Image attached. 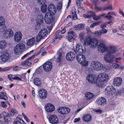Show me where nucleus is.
<instances>
[{"instance_id": "e433bc0d", "label": "nucleus", "mask_w": 124, "mask_h": 124, "mask_svg": "<svg viewBox=\"0 0 124 124\" xmlns=\"http://www.w3.org/2000/svg\"><path fill=\"white\" fill-rule=\"evenodd\" d=\"M72 17L73 20H76L78 19L76 10H74L73 11H72Z\"/></svg>"}, {"instance_id": "774afa93", "label": "nucleus", "mask_w": 124, "mask_h": 124, "mask_svg": "<svg viewBox=\"0 0 124 124\" xmlns=\"http://www.w3.org/2000/svg\"><path fill=\"white\" fill-rule=\"evenodd\" d=\"M119 29L121 30H124V24L122 25L121 27H119Z\"/></svg>"}, {"instance_id": "9d476101", "label": "nucleus", "mask_w": 124, "mask_h": 124, "mask_svg": "<svg viewBox=\"0 0 124 124\" xmlns=\"http://www.w3.org/2000/svg\"><path fill=\"white\" fill-rule=\"evenodd\" d=\"M53 67L52 62L49 61H47L43 65V68L44 70L46 72L50 71Z\"/></svg>"}, {"instance_id": "603ef678", "label": "nucleus", "mask_w": 124, "mask_h": 124, "mask_svg": "<svg viewBox=\"0 0 124 124\" xmlns=\"http://www.w3.org/2000/svg\"><path fill=\"white\" fill-rule=\"evenodd\" d=\"M10 117L8 116V115L6 116H5L4 117L3 119L5 122H9L10 121L9 119V118H10Z\"/></svg>"}, {"instance_id": "7ed1b4c3", "label": "nucleus", "mask_w": 124, "mask_h": 124, "mask_svg": "<svg viewBox=\"0 0 124 124\" xmlns=\"http://www.w3.org/2000/svg\"><path fill=\"white\" fill-rule=\"evenodd\" d=\"M98 43V40L95 38H88L85 40L84 41V44L85 45H89L92 48H95L97 46Z\"/></svg>"}, {"instance_id": "6ab92c4d", "label": "nucleus", "mask_w": 124, "mask_h": 124, "mask_svg": "<svg viewBox=\"0 0 124 124\" xmlns=\"http://www.w3.org/2000/svg\"><path fill=\"white\" fill-rule=\"evenodd\" d=\"M9 57V55L7 51L2 52L1 55V59L4 62L7 61Z\"/></svg>"}, {"instance_id": "f03ea898", "label": "nucleus", "mask_w": 124, "mask_h": 124, "mask_svg": "<svg viewBox=\"0 0 124 124\" xmlns=\"http://www.w3.org/2000/svg\"><path fill=\"white\" fill-rule=\"evenodd\" d=\"M48 12H47L45 15L44 20L47 23L53 24L54 20L53 17V15H54L56 12V9L55 6L51 4L48 7Z\"/></svg>"}, {"instance_id": "a211bd4d", "label": "nucleus", "mask_w": 124, "mask_h": 124, "mask_svg": "<svg viewBox=\"0 0 124 124\" xmlns=\"http://www.w3.org/2000/svg\"><path fill=\"white\" fill-rule=\"evenodd\" d=\"M49 123L52 124H56L58 122V119L56 116L52 115L49 117Z\"/></svg>"}, {"instance_id": "f3484780", "label": "nucleus", "mask_w": 124, "mask_h": 124, "mask_svg": "<svg viewBox=\"0 0 124 124\" xmlns=\"http://www.w3.org/2000/svg\"><path fill=\"white\" fill-rule=\"evenodd\" d=\"M73 51L76 54H77V52L80 53H83L86 51V50L83 48V46L82 45H79V44H77L76 46V49H74Z\"/></svg>"}, {"instance_id": "79ce46f5", "label": "nucleus", "mask_w": 124, "mask_h": 124, "mask_svg": "<svg viewBox=\"0 0 124 124\" xmlns=\"http://www.w3.org/2000/svg\"><path fill=\"white\" fill-rule=\"evenodd\" d=\"M90 12H88L87 14H84L83 15V17L85 18H89L92 17V14L89 13Z\"/></svg>"}, {"instance_id": "c03bdc74", "label": "nucleus", "mask_w": 124, "mask_h": 124, "mask_svg": "<svg viewBox=\"0 0 124 124\" xmlns=\"http://www.w3.org/2000/svg\"><path fill=\"white\" fill-rule=\"evenodd\" d=\"M100 82L98 84V86L99 87L102 88L104 87L105 84L104 82Z\"/></svg>"}, {"instance_id": "f8f14e48", "label": "nucleus", "mask_w": 124, "mask_h": 124, "mask_svg": "<svg viewBox=\"0 0 124 124\" xmlns=\"http://www.w3.org/2000/svg\"><path fill=\"white\" fill-rule=\"evenodd\" d=\"M58 111L60 113L65 115L68 113L70 111V109L68 108L60 107L58 108Z\"/></svg>"}, {"instance_id": "5701e85b", "label": "nucleus", "mask_w": 124, "mask_h": 124, "mask_svg": "<svg viewBox=\"0 0 124 124\" xmlns=\"http://www.w3.org/2000/svg\"><path fill=\"white\" fill-rule=\"evenodd\" d=\"M96 102L99 105H102L105 104L106 103V100L105 98L102 97L100 98L99 99H98L96 100Z\"/></svg>"}, {"instance_id": "39448f33", "label": "nucleus", "mask_w": 124, "mask_h": 124, "mask_svg": "<svg viewBox=\"0 0 124 124\" xmlns=\"http://www.w3.org/2000/svg\"><path fill=\"white\" fill-rule=\"evenodd\" d=\"M44 47H42L40 49L38 53H36L35 54L31 56L28 58L25 61L22 62L21 63V65L23 67H27L30 66L31 64V62L29 61L32 59L35 56H36L39 54L43 50Z\"/></svg>"}, {"instance_id": "a18cd8bd", "label": "nucleus", "mask_w": 124, "mask_h": 124, "mask_svg": "<svg viewBox=\"0 0 124 124\" xmlns=\"http://www.w3.org/2000/svg\"><path fill=\"white\" fill-rule=\"evenodd\" d=\"M101 16H104L105 18H108L109 20H110L112 18V16L110 15H106L105 14H102Z\"/></svg>"}, {"instance_id": "052dcab7", "label": "nucleus", "mask_w": 124, "mask_h": 124, "mask_svg": "<svg viewBox=\"0 0 124 124\" xmlns=\"http://www.w3.org/2000/svg\"><path fill=\"white\" fill-rule=\"evenodd\" d=\"M59 5H58L57 7V9L59 10H61L62 8V4L61 3H59Z\"/></svg>"}, {"instance_id": "0e129e2a", "label": "nucleus", "mask_w": 124, "mask_h": 124, "mask_svg": "<svg viewBox=\"0 0 124 124\" xmlns=\"http://www.w3.org/2000/svg\"><path fill=\"white\" fill-rule=\"evenodd\" d=\"M94 111L95 112L97 113H100V114H101L102 112V110L99 109H95Z\"/></svg>"}, {"instance_id": "a878e982", "label": "nucleus", "mask_w": 124, "mask_h": 124, "mask_svg": "<svg viewBox=\"0 0 124 124\" xmlns=\"http://www.w3.org/2000/svg\"><path fill=\"white\" fill-rule=\"evenodd\" d=\"M44 20L43 16L40 15L38 16L37 20H36L37 23L38 24H40L43 23Z\"/></svg>"}, {"instance_id": "473e14b6", "label": "nucleus", "mask_w": 124, "mask_h": 124, "mask_svg": "<svg viewBox=\"0 0 124 124\" xmlns=\"http://www.w3.org/2000/svg\"><path fill=\"white\" fill-rule=\"evenodd\" d=\"M45 3H43H43L44 4L41 6V11L43 13H45L47 11V6L46 4H45Z\"/></svg>"}, {"instance_id": "4d7b16f0", "label": "nucleus", "mask_w": 124, "mask_h": 124, "mask_svg": "<svg viewBox=\"0 0 124 124\" xmlns=\"http://www.w3.org/2000/svg\"><path fill=\"white\" fill-rule=\"evenodd\" d=\"M46 0H38V3L40 5H41L42 3H45L46 2Z\"/></svg>"}, {"instance_id": "09e8293b", "label": "nucleus", "mask_w": 124, "mask_h": 124, "mask_svg": "<svg viewBox=\"0 0 124 124\" xmlns=\"http://www.w3.org/2000/svg\"><path fill=\"white\" fill-rule=\"evenodd\" d=\"M42 38H43L39 34L37 36L36 38L37 41V42H39Z\"/></svg>"}, {"instance_id": "aec40b11", "label": "nucleus", "mask_w": 124, "mask_h": 124, "mask_svg": "<svg viewBox=\"0 0 124 124\" xmlns=\"http://www.w3.org/2000/svg\"><path fill=\"white\" fill-rule=\"evenodd\" d=\"M46 111L48 112H51L54 111L55 109L54 106L51 103L46 104L45 106Z\"/></svg>"}, {"instance_id": "37998d69", "label": "nucleus", "mask_w": 124, "mask_h": 124, "mask_svg": "<svg viewBox=\"0 0 124 124\" xmlns=\"http://www.w3.org/2000/svg\"><path fill=\"white\" fill-rule=\"evenodd\" d=\"M8 114L5 111L2 112L0 114V118L3 117L5 116H6Z\"/></svg>"}, {"instance_id": "dca6fc26", "label": "nucleus", "mask_w": 124, "mask_h": 124, "mask_svg": "<svg viewBox=\"0 0 124 124\" xmlns=\"http://www.w3.org/2000/svg\"><path fill=\"white\" fill-rule=\"evenodd\" d=\"M4 36L7 38H10L13 36L14 33L12 30L10 29H8L3 34Z\"/></svg>"}, {"instance_id": "338daca9", "label": "nucleus", "mask_w": 124, "mask_h": 124, "mask_svg": "<svg viewBox=\"0 0 124 124\" xmlns=\"http://www.w3.org/2000/svg\"><path fill=\"white\" fill-rule=\"evenodd\" d=\"M80 120V118H75L74 119L73 122L74 123H76L79 121Z\"/></svg>"}, {"instance_id": "0eeeda50", "label": "nucleus", "mask_w": 124, "mask_h": 124, "mask_svg": "<svg viewBox=\"0 0 124 124\" xmlns=\"http://www.w3.org/2000/svg\"><path fill=\"white\" fill-rule=\"evenodd\" d=\"M76 58L78 62L81 64L83 66H86L88 65V62L86 61L84 55L81 54H78Z\"/></svg>"}, {"instance_id": "4468645a", "label": "nucleus", "mask_w": 124, "mask_h": 124, "mask_svg": "<svg viewBox=\"0 0 124 124\" xmlns=\"http://www.w3.org/2000/svg\"><path fill=\"white\" fill-rule=\"evenodd\" d=\"M58 53V55L55 61L57 63H61L63 61L64 59V55L61 51H59Z\"/></svg>"}, {"instance_id": "7c9ffc66", "label": "nucleus", "mask_w": 124, "mask_h": 124, "mask_svg": "<svg viewBox=\"0 0 124 124\" xmlns=\"http://www.w3.org/2000/svg\"><path fill=\"white\" fill-rule=\"evenodd\" d=\"M89 13H90L92 14V17L94 20H97L100 19V17L96 15L95 13L93 12L90 11Z\"/></svg>"}, {"instance_id": "49530a36", "label": "nucleus", "mask_w": 124, "mask_h": 124, "mask_svg": "<svg viewBox=\"0 0 124 124\" xmlns=\"http://www.w3.org/2000/svg\"><path fill=\"white\" fill-rule=\"evenodd\" d=\"M7 30L6 28V26H3L1 27L0 29V31L2 33H5L6 31V30Z\"/></svg>"}, {"instance_id": "1a4fd4ad", "label": "nucleus", "mask_w": 124, "mask_h": 124, "mask_svg": "<svg viewBox=\"0 0 124 124\" xmlns=\"http://www.w3.org/2000/svg\"><path fill=\"white\" fill-rule=\"evenodd\" d=\"M98 78L100 82H107L108 81V75L105 73H101L98 76Z\"/></svg>"}, {"instance_id": "6e6552de", "label": "nucleus", "mask_w": 124, "mask_h": 124, "mask_svg": "<svg viewBox=\"0 0 124 124\" xmlns=\"http://www.w3.org/2000/svg\"><path fill=\"white\" fill-rule=\"evenodd\" d=\"M91 66L93 69L96 70H99L102 69L104 71L105 70V67L103 66L102 64L101 63L97 61H94L92 63Z\"/></svg>"}, {"instance_id": "393cba45", "label": "nucleus", "mask_w": 124, "mask_h": 124, "mask_svg": "<svg viewBox=\"0 0 124 124\" xmlns=\"http://www.w3.org/2000/svg\"><path fill=\"white\" fill-rule=\"evenodd\" d=\"M92 116L90 115H86L83 118V120L86 122L90 121L92 119Z\"/></svg>"}, {"instance_id": "2eb2a0df", "label": "nucleus", "mask_w": 124, "mask_h": 124, "mask_svg": "<svg viewBox=\"0 0 124 124\" xmlns=\"http://www.w3.org/2000/svg\"><path fill=\"white\" fill-rule=\"evenodd\" d=\"M75 57V54L72 51L69 52L66 55V60L69 61H73Z\"/></svg>"}, {"instance_id": "20e7f679", "label": "nucleus", "mask_w": 124, "mask_h": 124, "mask_svg": "<svg viewBox=\"0 0 124 124\" xmlns=\"http://www.w3.org/2000/svg\"><path fill=\"white\" fill-rule=\"evenodd\" d=\"M25 46L24 44L20 43L17 44L14 49V52L16 54H19L25 50Z\"/></svg>"}, {"instance_id": "a19ab883", "label": "nucleus", "mask_w": 124, "mask_h": 124, "mask_svg": "<svg viewBox=\"0 0 124 124\" xmlns=\"http://www.w3.org/2000/svg\"><path fill=\"white\" fill-rule=\"evenodd\" d=\"M5 23V19L3 17H0V25L2 26Z\"/></svg>"}, {"instance_id": "4be33fe9", "label": "nucleus", "mask_w": 124, "mask_h": 124, "mask_svg": "<svg viewBox=\"0 0 124 124\" xmlns=\"http://www.w3.org/2000/svg\"><path fill=\"white\" fill-rule=\"evenodd\" d=\"M22 36V34L21 32H16L14 36L15 41L17 42H19L21 40Z\"/></svg>"}, {"instance_id": "72a5a7b5", "label": "nucleus", "mask_w": 124, "mask_h": 124, "mask_svg": "<svg viewBox=\"0 0 124 124\" xmlns=\"http://www.w3.org/2000/svg\"><path fill=\"white\" fill-rule=\"evenodd\" d=\"M0 99L6 100L8 99L7 96L3 92L0 93Z\"/></svg>"}, {"instance_id": "ddd939ff", "label": "nucleus", "mask_w": 124, "mask_h": 124, "mask_svg": "<svg viewBox=\"0 0 124 124\" xmlns=\"http://www.w3.org/2000/svg\"><path fill=\"white\" fill-rule=\"evenodd\" d=\"M38 94L39 97L42 99H46L47 95L46 91L44 89H41L38 92Z\"/></svg>"}, {"instance_id": "412c9836", "label": "nucleus", "mask_w": 124, "mask_h": 124, "mask_svg": "<svg viewBox=\"0 0 124 124\" xmlns=\"http://www.w3.org/2000/svg\"><path fill=\"white\" fill-rule=\"evenodd\" d=\"M87 79L88 82L91 84L95 83L96 80H95L96 77L93 74H90L87 77Z\"/></svg>"}, {"instance_id": "6e6d98bb", "label": "nucleus", "mask_w": 124, "mask_h": 124, "mask_svg": "<svg viewBox=\"0 0 124 124\" xmlns=\"http://www.w3.org/2000/svg\"><path fill=\"white\" fill-rule=\"evenodd\" d=\"M100 31L101 34H105L107 32V30L103 28Z\"/></svg>"}, {"instance_id": "58836bf2", "label": "nucleus", "mask_w": 124, "mask_h": 124, "mask_svg": "<svg viewBox=\"0 0 124 124\" xmlns=\"http://www.w3.org/2000/svg\"><path fill=\"white\" fill-rule=\"evenodd\" d=\"M94 35L96 37L98 38H100L101 36V33L100 31H95V32Z\"/></svg>"}, {"instance_id": "f704fd0d", "label": "nucleus", "mask_w": 124, "mask_h": 124, "mask_svg": "<svg viewBox=\"0 0 124 124\" xmlns=\"http://www.w3.org/2000/svg\"><path fill=\"white\" fill-rule=\"evenodd\" d=\"M124 94V88L122 87L117 92V95H122Z\"/></svg>"}, {"instance_id": "f257e3e1", "label": "nucleus", "mask_w": 124, "mask_h": 124, "mask_svg": "<svg viewBox=\"0 0 124 124\" xmlns=\"http://www.w3.org/2000/svg\"><path fill=\"white\" fill-rule=\"evenodd\" d=\"M99 50L101 53H103L107 51L108 54L104 56V60L107 62L110 63L112 62L114 58L113 53L115 52L116 48L114 46H111L108 49L106 45L104 43H101L98 46Z\"/></svg>"}, {"instance_id": "13d9d810", "label": "nucleus", "mask_w": 124, "mask_h": 124, "mask_svg": "<svg viewBox=\"0 0 124 124\" xmlns=\"http://www.w3.org/2000/svg\"><path fill=\"white\" fill-rule=\"evenodd\" d=\"M17 119L16 120L14 121H13V123L15 124H22L21 122L19 120H18Z\"/></svg>"}, {"instance_id": "e2e57ef3", "label": "nucleus", "mask_w": 124, "mask_h": 124, "mask_svg": "<svg viewBox=\"0 0 124 124\" xmlns=\"http://www.w3.org/2000/svg\"><path fill=\"white\" fill-rule=\"evenodd\" d=\"M95 9L98 11H102L103 10V9L102 8H101L100 7H98L96 6L95 7Z\"/></svg>"}, {"instance_id": "5fc2aeb1", "label": "nucleus", "mask_w": 124, "mask_h": 124, "mask_svg": "<svg viewBox=\"0 0 124 124\" xmlns=\"http://www.w3.org/2000/svg\"><path fill=\"white\" fill-rule=\"evenodd\" d=\"M79 36L80 40H83L84 39V34L83 33H81L79 34Z\"/></svg>"}, {"instance_id": "cd10ccee", "label": "nucleus", "mask_w": 124, "mask_h": 124, "mask_svg": "<svg viewBox=\"0 0 124 124\" xmlns=\"http://www.w3.org/2000/svg\"><path fill=\"white\" fill-rule=\"evenodd\" d=\"M34 84L38 86H40L41 85V82L39 78H36L34 79Z\"/></svg>"}, {"instance_id": "bf43d9fd", "label": "nucleus", "mask_w": 124, "mask_h": 124, "mask_svg": "<svg viewBox=\"0 0 124 124\" xmlns=\"http://www.w3.org/2000/svg\"><path fill=\"white\" fill-rule=\"evenodd\" d=\"M41 26L40 24H37V25H36L35 26V30L38 31L39 30Z\"/></svg>"}, {"instance_id": "c756f323", "label": "nucleus", "mask_w": 124, "mask_h": 124, "mask_svg": "<svg viewBox=\"0 0 124 124\" xmlns=\"http://www.w3.org/2000/svg\"><path fill=\"white\" fill-rule=\"evenodd\" d=\"M76 2L78 8L83 10L85 9V8L83 7V5L81 3L80 0H76Z\"/></svg>"}, {"instance_id": "2f4dec72", "label": "nucleus", "mask_w": 124, "mask_h": 124, "mask_svg": "<svg viewBox=\"0 0 124 124\" xmlns=\"http://www.w3.org/2000/svg\"><path fill=\"white\" fill-rule=\"evenodd\" d=\"M84 27V26L82 24H79L75 26L74 28L76 30H80L83 29Z\"/></svg>"}, {"instance_id": "c85d7f7f", "label": "nucleus", "mask_w": 124, "mask_h": 124, "mask_svg": "<svg viewBox=\"0 0 124 124\" xmlns=\"http://www.w3.org/2000/svg\"><path fill=\"white\" fill-rule=\"evenodd\" d=\"M35 41V39L33 37L29 39L27 42L28 46H30L33 44Z\"/></svg>"}, {"instance_id": "69168bd1", "label": "nucleus", "mask_w": 124, "mask_h": 124, "mask_svg": "<svg viewBox=\"0 0 124 124\" xmlns=\"http://www.w3.org/2000/svg\"><path fill=\"white\" fill-rule=\"evenodd\" d=\"M13 77L12 75L11 74L8 75V78L10 80H11L12 79V78Z\"/></svg>"}, {"instance_id": "8fccbe9b", "label": "nucleus", "mask_w": 124, "mask_h": 124, "mask_svg": "<svg viewBox=\"0 0 124 124\" xmlns=\"http://www.w3.org/2000/svg\"><path fill=\"white\" fill-rule=\"evenodd\" d=\"M12 79L13 80H19L21 81H22V80L21 78H20L19 77L16 76L15 77H13L12 78Z\"/></svg>"}, {"instance_id": "de8ad7c7", "label": "nucleus", "mask_w": 124, "mask_h": 124, "mask_svg": "<svg viewBox=\"0 0 124 124\" xmlns=\"http://www.w3.org/2000/svg\"><path fill=\"white\" fill-rule=\"evenodd\" d=\"M62 36L61 35H56L54 37V39L55 40L57 39H60L62 38Z\"/></svg>"}, {"instance_id": "ea45409f", "label": "nucleus", "mask_w": 124, "mask_h": 124, "mask_svg": "<svg viewBox=\"0 0 124 124\" xmlns=\"http://www.w3.org/2000/svg\"><path fill=\"white\" fill-rule=\"evenodd\" d=\"M113 9V7L111 5H108L107 6L103 8V10H112Z\"/></svg>"}, {"instance_id": "c9c22d12", "label": "nucleus", "mask_w": 124, "mask_h": 124, "mask_svg": "<svg viewBox=\"0 0 124 124\" xmlns=\"http://www.w3.org/2000/svg\"><path fill=\"white\" fill-rule=\"evenodd\" d=\"M6 43L5 41L2 40L0 42V48L1 49L4 48L6 45Z\"/></svg>"}, {"instance_id": "b1692460", "label": "nucleus", "mask_w": 124, "mask_h": 124, "mask_svg": "<svg viewBox=\"0 0 124 124\" xmlns=\"http://www.w3.org/2000/svg\"><path fill=\"white\" fill-rule=\"evenodd\" d=\"M39 34L43 38L46 36L48 34V32L46 29L44 28L40 30Z\"/></svg>"}, {"instance_id": "bb28decb", "label": "nucleus", "mask_w": 124, "mask_h": 124, "mask_svg": "<svg viewBox=\"0 0 124 124\" xmlns=\"http://www.w3.org/2000/svg\"><path fill=\"white\" fill-rule=\"evenodd\" d=\"M85 98L87 100L92 99L94 96V94L90 92H87L85 94Z\"/></svg>"}, {"instance_id": "9b49d317", "label": "nucleus", "mask_w": 124, "mask_h": 124, "mask_svg": "<svg viewBox=\"0 0 124 124\" xmlns=\"http://www.w3.org/2000/svg\"><path fill=\"white\" fill-rule=\"evenodd\" d=\"M68 35L66 36V38L70 42L73 41L74 39V37H76V34L72 31V30H70L68 32Z\"/></svg>"}, {"instance_id": "3c124183", "label": "nucleus", "mask_w": 124, "mask_h": 124, "mask_svg": "<svg viewBox=\"0 0 124 124\" xmlns=\"http://www.w3.org/2000/svg\"><path fill=\"white\" fill-rule=\"evenodd\" d=\"M16 111V110L14 108H12L11 109V112L10 113L11 116H13L14 115Z\"/></svg>"}, {"instance_id": "864d4df0", "label": "nucleus", "mask_w": 124, "mask_h": 124, "mask_svg": "<svg viewBox=\"0 0 124 124\" xmlns=\"http://www.w3.org/2000/svg\"><path fill=\"white\" fill-rule=\"evenodd\" d=\"M124 68V66H122L120 64L117 63V69L123 70Z\"/></svg>"}, {"instance_id": "4c0bfd02", "label": "nucleus", "mask_w": 124, "mask_h": 124, "mask_svg": "<svg viewBox=\"0 0 124 124\" xmlns=\"http://www.w3.org/2000/svg\"><path fill=\"white\" fill-rule=\"evenodd\" d=\"M122 82V80L121 78L117 77V86H119L121 85Z\"/></svg>"}, {"instance_id": "423d86ee", "label": "nucleus", "mask_w": 124, "mask_h": 124, "mask_svg": "<svg viewBox=\"0 0 124 124\" xmlns=\"http://www.w3.org/2000/svg\"><path fill=\"white\" fill-rule=\"evenodd\" d=\"M105 91L107 95L113 96L116 95V89L113 85L107 86L105 89Z\"/></svg>"}, {"instance_id": "680f3d73", "label": "nucleus", "mask_w": 124, "mask_h": 124, "mask_svg": "<svg viewBox=\"0 0 124 124\" xmlns=\"http://www.w3.org/2000/svg\"><path fill=\"white\" fill-rule=\"evenodd\" d=\"M1 103L2 107L5 108L7 107V105L6 104L5 102L2 101Z\"/></svg>"}]
</instances>
